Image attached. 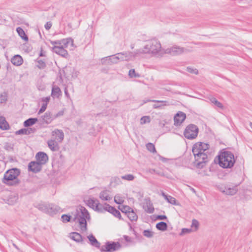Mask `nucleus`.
<instances>
[{"mask_svg":"<svg viewBox=\"0 0 252 252\" xmlns=\"http://www.w3.org/2000/svg\"><path fill=\"white\" fill-rule=\"evenodd\" d=\"M187 70L191 73H194L195 74H198V70L196 68H192L191 67H188L187 68Z\"/></svg>","mask_w":252,"mask_h":252,"instance_id":"obj_53","label":"nucleus"},{"mask_svg":"<svg viewBox=\"0 0 252 252\" xmlns=\"http://www.w3.org/2000/svg\"><path fill=\"white\" fill-rule=\"evenodd\" d=\"M20 170L18 168H12L6 171L2 179V182L9 186H16L18 185L20 181L18 177L20 174Z\"/></svg>","mask_w":252,"mask_h":252,"instance_id":"obj_1","label":"nucleus"},{"mask_svg":"<svg viewBox=\"0 0 252 252\" xmlns=\"http://www.w3.org/2000/svg\"><path fill=\"white\" fill-rule=\"evenodd\" d=\"M143 235L147 238H151L153 236L154 232L149 230H145L143 231Z\"/></svg>","mask_w":252,"mask_h":252,"instance_id":"obj_49","label":"nucleus"},{"mask_svg":"<svg viewBox=\"0 0 252 252\" xmlns=\"http://www.w3.org/2000/svg\"><path fill=\"white\" fill-rule=\"evenodd\" d=\"M40 211L49 215L53 216L57 213L62 212L63 210L58 205L54 204L41 203L37 206Z\"/></svg>","mask_w":252,"mask_h":252,"instance_id":"obj_5","label":"nucleus"},{"mask_svg":"<svg viewBox=\"0 0 252 252\" xmlns=\"http://www.w3.org/2000/svg\"><path fill=\"white\" fill-rule=\"evenodd\" d=\"M61 218L63 222H69L71 220V216L66 214L63 215Z\"/></svg>","mask_w":252,"mask_h":252,"instance_id":"obj_50","label":"nucleus"},{"mask_svg":"<svg viewBox=\"0 0 252 252\" xmlns=\"http://www.w3.org/2000/svg\"><path fill=\"white\" fill-rule=\"evenodd\" d=\"M191 231V229L183 228L182 229V231L180 233V235H183L184 234L190 233Z\"/></svg>","mask_w":252,"mask_h":252,"instance_id":"obj_55","label":"nucleus"},{"mask_svg":"<svg viewBox=\"0 0 252 252\" xmlns=\"http://www.w3.org/2000/svg\"><path fill=\"white\" fill-rule=\"evenodd\" d=\"M51 95L53 97H59L62 95L60 88L57 86H53L52 89Z\"/></svg>","mask_w":252,"mask_h":252,"instance_id":"obj_27","label":"nucleus"},{"mask_svg":"<svg viewBox=\"0 0 252 252\" xmlns=\"http://www.w3.org/2000/svg\"><path fill=\"white\" fill-rule=\"evenodd\" d=\"M124 238L125 240V241L127 242H131V237L128 236H126V235H124Z\"/></svg>","mask_w":252,"mask_h":252,"instance_id":"obj_60","label":"nucleus"},{"mask_svg":"<svg viewBox=\"0 0 252 252\" xmlns=\"http://www.w3.org/2000/svg\"><path fill=\"white\" fill-rule=\"evenodd\" d=\"M37 63L36 66L39 69H44L46 66L45 62L42 60L37 59Z\"/></svg>","mask_w":252,"mask_h":252,"instance_id":"obj_45","label":"nucleus"},{"mask_svg":"<svg viewBox=\"0 0 252 252\" xmlns=\"http://www.w3.org/2000/svg\"><path fill=\"white\" fill-rule=\"evenodd\" d=\"M80 212L77 211L74 218L72 219L73 221H77L82 231H85L87 229V220L90 219V215L88 210L83 206L80 207Z\"/></svg>","mask_w":252,"mask_h":252,"instance_id":"obj_3","label":"nucleus"},{"mask_svg":"<svg viewBox=\"0 0 252 252\" xmlns=\"http://www.w3.org/2000/svg\"><path fill=\"white\" fill-rule=\"evenodd\" d=\"M52 26V23L51 22H48L45 24L44 27L46 30H49L51 29Z\"/></svg>","mask_w":252,"mask_h":252,"instance_id":"obj_56","label":"nucleus"},{"mask_svg":"<svg viewBox=\"0 0 252 252\" xmlns=\"http://www.w3.org/2000/svg\"><path fill=\"white\" fill-rule=\"evenodd\" d=\"M99 198L104 201H109L112 199L108 193V190H104L101 191L99 193Z\"/></svg>","mask_w":252,"mask_h":252,"instance_id":"obj_28","label":"nucleus"},{"mask_svg":"<svg viewBox=\"0 0 252 252\" xmlns=\"http://www.w3.org/2000/svg\"><path fill=\"white\" fill-rule=\"evenodd\" d=\"M144 209L146 212L150 214L153 213L155 210L152 204L150 202L146 203V206L144 207Z\"/></svg>","mask_w":252,"mask_h":252,"instance_id":"obj_39","label":"nucleus"},{"mask_svg":"<svg viewBox=\"0 0 252 252\" xmlns=\"http://www.w3.org/2000/svg\"><path fill=\"white\" fill-rule=\"evenodd\" d=\"M195 158V161L194 162V165L197 168H203L206 163L208 161V156L205 153H200V152H197L195 153H192Z\"/></svg>","mask_w":252,"mask_h":252,"instance_id":"obj_7","label":"nucleus"},{"mask_svg":"<svg viewBox=\"0 0 252 252\" xmlns=\"http://www.w3.org/2000/svg\"><path fill=\"white\" fill-rule=\"evenodd\" d=\"M18 200V197L16 195H11L8 198L7 201L9 205H12L16 203Z\"/></svg>","mask_w":252,"mask_h":252,"instance_id":"obj_40","label":"nucleus"},{"mask_svg":"<svg viewBox=\"0 0 252 252\" xmlns=\"http://www.w3.org/2000/svg\"><path fill=\"white\" fill-rule=\"evenodd\" d=\"M209 148V145L201 142L195 143L192 147V153L200 152V153H205V151Z\"/></svg>","mask_w":252,"mask_h":252,"instance_id":"obj_11","label":"nucleus"},{"mask_svg":"<svg viewBox=\"0 0 252 252\" xmlns=\"http://www.w3.org/2000/svg\"><path fill=\"white\" fill-rule=\"evenodd\" d=\"M61 44L63 45L64 48H66L68 44L71 43L73 44V40L71 38H68L65 39H63L61 40Z\"/></svg>","mask_w":252,"mask_h":252,"instance_id":"obj_41","label":"nucleus"},{"mask_svg":"<svg viewBox=\"0 0 252 252\" xmlns=\"http://www.w3.org/2000/svg\"><path fill=\"white\" fill-rule=\"evenodd\" d=\"M44 56H45V55H44L42 50L41 49V51L40 52V54H39V56L40 57H43Z\"/></svg>","mask_w":252,"mask_h":252,"instance_id":"obj_64","label":"nucleus"},{"mask_svg":"<svg viewBox=\"0 0 252 252\" xmlns=\"http://www.w3.org/2000/svg\"><path fill=\"white\" fill-rule=\"evenodd\" d=\"M38 121L37 118H31L24 122V126L25 127H29L35 124Z\"/></svg>","mask_w":252,"mask_h":252,"instance_id":"obj_31","label":"nucleus"},{"mask_svg":"<svg viewBox=\"0 0 252 252\" xmlns=\"http://www.w3.org/2000/svg\"><path fill=\"white\" fill-rule=\"evenodd\" d=\"M126 216L131 221H136L138 219L136 214L133 211V209L126 215Z\"/></svg>","mask_w":252,"mask_h":252,"instance_id":"obj_35","label":"nucleus"},{"mask_svg":"<svg viewBox=\"0 0 252 252\" xmlns=\"http://www.w3.org/2000/svg\"><path fill=\"white\" fill-rule=\"evenodd\" d=\"M8 94L6 92H3L0 94V103H5L7 101Z\"/></svg>","mask_w":252,"mask_h":252,"instance_id":"obj_37","label":"nucleus"},{"mask_svg":"<svg viewBox=\"0 0 252 252\" xmlns=\"http://www.w3.org/2000/svg\"><path fill=\"white\" fill-rule=\"evenodd\" d=\"M52 135L55 136L56 139L59 142H62L64 138V133L62 130L56 129L52 132Z\"/></svg>","mask_w":252,"mask_h":252,"instance_id":"obj_20","label":"nucleus"},{"mask_svg":"<svg viewBox=\"0 0 252 252\" xmlns=\"http://www.w3.org/2000/svg\"><path fill=\"white\" fill-rule=\"evenodd\" d=\"M70 237L71 239H72L73 240L76 242L82 243L83 242V238L82 235L77 232H71L70 234Z\"/></svg>","mask_w":252,"mask_h":252,"instance_id":"obj_26","label":"nucleus"},{"mask_svg":"<svg viewBox=\"0 0 252 252\" xmlns=\"http://www.w3.org/2000/svg\"><path fill=\"white\" fill-rule=\"evenodd\" d=\"M53 52L64 58H67L68 56L67 51L64 49L63 46H54L52 48Z\"/></svg>","mask_w":252,"mask_h":252,"instance_id":"obj_15","label":"nucleus"},{"mask_svg":"<svg viewBox=\"0 0 252 252\" xmlns=\"http://www.w3.org/2000/svg\"><path fill=\"white\" fill-rule=\"evenodd\" d=\"M50 100V97H43L42 99V101L45 102V103H47L49 102Z\"/></svg>","mask_w":252,"mask_h":252,"instance_id":"obj_61","label":"nucleus"},{"mask_svg":"<svg viewBox=\"0 0 252 252\" xmlns=\"http://www.w3.org/2000/svg\"><path fill=\"white\" fill-rule=\"evenodd\" d=\"M150 122V118L149 116H143L141 118L140 123L141 124H144L146 123Z\"/></svg>","mask_w":252,"mask_h":252,"instance_id":"obj_51","label":"nucleus"},{"mask_svg":"<svg viewBox=\"0 0 252 252\" xmlns=\"http://www.w3.org/2000/svg\"><path fill=\"white\" fill-rule=\"evenodd\" d=\"M114 55L103 58L101 60V63L103 65H111L117 63Z\"/></svg>","mask_w":252,"mask_h":252,"instance_id":"obj_18","label":"nucleus"},{"mask_svg":"<svg viewBox=\"0 0 252 252\" xmlns=\"http://www.w3.org/2000/svg\"><path fill=\"white\" fill-rule=\"evenodd\" d=\"M121 245L119 242H107L105 246H102L100 248L101 252H112L119 250Z\"/></svg>","mask_w":252,"mask_h":252,"instance_id":"obj_9","label":"nucleus"},{"mask_svg":"<svg viewBox=\"0 0 252 252\" xmlns=\"http://www.w3.org/2000/svg\"><path fill=\"white\" fill-rule=\"evenodd\" d=\"M36 161L41 164L42 165L45 164L48 160V157L47 155L43 152H39L35 156Z\"/></svg>","mask_w":252,"mask_h":252,"instance_id":"obj_14","label":"nucleus"},{"mask_svg":"<svg viewBox=\"0 0 252 252\" xmlns=\"http://www.w3.org/2000/svg\"><path fill=\"white\" fill-rule=\"evenodd\" d=\"M51 43L52 45H61V40H56V41H51Z\"/></svg>","mask_w":252,"mask_h":252,"instance_id":"obj_59","label":"nucleus"},{"mask_svg":"<svg viewBox=\"0 0 252 252\" xmlns=\"http://www.w3.org/2000/svg\"><path fill=\"white\" fill-rule=\"evenodd\" d=\"M123 180L131 181L134 180V176L132 174H126L121 177Z\"/></svg>","mask_w":252,"mask_h":252,"instance_id":"obj_48","label":"nucleus"},{"mask_svg":"<svg viewBox=\"0 0 252 252\" xmlns=\"http://www.w3.org/2000/svg\"><path fill=\"white\" fill-rule=\"evenodd\" d=\"M198 226H199L198 221L195 219L192 220V223H191V227H194L195 228V230H197L198 228Z\"/></svg>","mask_w":252,"mask_h":252,"instance_id":"obj_52","label":"nucleus"},{"mask_svg":"<svg viewBox=\"0 0 252 252\" xmlns=\"http://www.w3.org/2000/svg\"><path fill=\"white\" fill-rule=\"evenodd\" d=\"M132 210V209L128 206H123L121 209L122 213H125L126 215Z\"/></svg>","mask_w":252,"mask_h":252,"instance_id":"obj_47","label":"nucleus"},{"mask_svg":"<svg viewBox=\"0 0 252 252\" xmlns=\"http://www.w3.org/2000/svg\"><path fill=\"white\" fill-rule=\"evenodd\" d=\"M154 102L157 103H161L162 104L160 105H158V104H154L153 108L155 109H158L161 108L164 106L168 105L169 102L166 100H151V99H145L143 100V103H146L148 102Z\"/></svg>","mask_w":252,"mask_h":252,"instance_id":"obj_19","label":"nucleus"},{"mask_svg":"<svg viewBox=\"0 0 252 252\" xmlns=\"http://www.w3.org/2000/svg\"><path fill=\"white\" fill-rule=\"evenodd\" d=\"M63 111L61 110V111H59L56 115L54 116V119H55L58 117L63 116Z\"/></svg>","mask_w":252,"mask_h":252,"instance_id":"obj_58","label":"nucleus"},{"mask_svg":"<svg viewBox=\"0 0 252 252\" xmlns=\"http://www.w3.org/2000/svg\"><path fill=\"white\" fill-rule=\"evenodd\" d=\"M209 101L213 104H214L218 108L223 109V106L221 103L218 101L216 98L214 97H210L208 98Z\"/></svg>","mask_w":252,"mask_h":252,"instance_id":"obj_33","label":"nucleus"},{"mask_svg":"<svg viewBox=\"0 0 252 252\" xmlns=\"http://www.w3.org/2000/svg\"><path fill=\"white\" fill-rule=\"evenodd\" d=\"M198 130V128L196 125L190 124L186 128L184 135L188 139H194L197 136Z\"/></svg>","mask_w":252,"mask_h":252,"instance_id":"obj_8","label":"nucleus"},{"mask_svg":"<svg viewBox=\"0 0 252 252\" xmlns=\"http://www.w3.org/2000/svg\"><path fill=\"white\" fill-rule=\"evenodd\" d=\"M48 146L52 151H58L59 150L60 147L57 141L55 140H49L48 142Z\"/></svg>","mask_w":252,"mask_h":252,"instance_id":"obj_22","label":"nucleus"},{"mask_svg":"<svg viewBox=\"0 0 252 252\" xmlns=\"http://www.w3.org/2000/svg\"><path fill=\"white\" fill-rule=\"evenodd\" d=\"M220 190L226 195H233L237 193L238 189L236 186L232 187L227 186L220 187Z\"/></svg>","mask_w":252,"mask_h":252,"instance_id":"obj_12","label":"nucleus"},{"mask_svg":"<svg viewBox=\"0 0 252 252\" xmlns=\"http://www.w3.org/2000/svg\"><path fill=\"white\" fill-rule=\"evenodd\" d=\"M147 149L151 153H156L155 145L152 143H148L146 145Z\"/></svg>","mask_w":252,"mask_h":252,"instance_id":"obj_43","label":"nucleus"},{"mask_svg":"<svg viewBox=\"0 0 252 252\" xmlns=\"http://www.w3.org/2000/svg\"><path fill=\"white\" fill-rule=\"evenodd\" d=\"M123 52L117 53L114 55L116 59L115 60L116 63H118L120 60L125 61V56H124Z\"/></svg>","mask_w":252,"mask_h":252,"instance_id":"obj_44","label":"nucleus"},{"mask_svg":"<svg viewBox=\"0 0 252 252\" xmlns=\"http://www.w3.org/2000/svg\"><path fill=\"white\" fill-rule=\"evenodd\" d=\"M148 172L151 174H157L156 170L154 169H149Z\"/></svg>","mask_w":252,"mask_h":252,"instance_id":"obj_63","label":"nucleus"},{"mask_svg":"<svg viewBox=\"0 0 252 252\" xmlns=\"http://www.w3.org/2000/svg\"><path fill=\"white\" fill-rule=\"evenodd\" d=\"M186 118V114L182 112L178 113L174 116V125L176 126H180Z\"/></svg>","mask_w":252,"mask_h":252,"instance_id":"obj_16","label":"nucleus"},{"mask_svg":"<svg viewBox=\"0 0 252 252\" xmlns=\"http://www.w3.org/2000/svg\"><path fill=\"white\" fill-rule=\"evenodd\" d=\"M114 202L117 204H122L124 202V197L122 195L117 194L114 197Z\"/></svg>","mask_w":252,"mask_h":252,"instance_id":"obj_36","label":"nucleus"},{"mask_svg":"<svg viewBox=\"0 0 252 252\" xmlns=\"http://www.w3.org/2000/svg\"><path fill=\"white\" fill-rule=\"evenodd\" d=\"M157 219L159 220H164L167 219V217L165 215H158Z\"/></svg>","mask_w":252,"mask_h":252,"instance_id":"obj_57","label":"nucleus"},{"mask_svg":"<svg viewBox=\"0 0 252 252\" xmlns=\"http://www.w3.org/2000/svg\"><path fill=\"white\" fill-rule=\"evenodd\" d=\"M55 119L54 116H53L50 112H46L44 115L41 117V124H49L52 121Z\"/></svg>","mask_w":252,"mask_h":252,"instance_id":"obj_17","label":"nucleus"},{"mask_svg":"<svg viewBox=\"0 0 252 252\" xmlns=\"http://www.w3.org/2000/svg\"><path fill=\"white\" fill-rule=\"evenodd\" d=\"M86 204L94 211H97L99 213H103L106 211L107 212L108 208L106 205H109V204L106 203L101 204L98 200L94 197L90 198L87 200Z\"/></svg>","mask_w":252,"mask_h":252,"instance_id":"obj_6","label":"nucleus"},{"mask_svg":"<svg viewBox=\"0 0 252 252\" xmlns=\"http://www.w3.org/2000/svg\"><path fill=\"white\" fill-rule=\"evenodd\" d=\"M42 166V165L37 161H31L29 164L28 169L33 173H36L41 171Z\"/></svg>","mask_w":252,"mask_h":252,"instance_id":"obj_13","label":"nucleus"},{"mask_svg":"<svg viewBox=\"0 0 252 252\" xmlns=\"http://www.w3.org/2000/svg\"><path fill=\"white\" fill-rule=\"evenodd\" d=\"M146 53L152 54L157 57H161L164 54V50L161 49L160 42L156 39L152 40L144 46Z\"/></svg>","mask_w":252,"mask_h":252,"instance_id":"obj_4","label":"nucleus"},{"mask_svg":"<svg viewBox=\"0 0 252 252\" xmlns=\"http://www.w3.org/2000/svg\"><path fill=\"white\" fill-rule=\"evenodd\" d=\"M64 94L67 98H69V93H68V91L66 87L64 88Z\"/></svg>","mask_w":252,"mask_h":252,"instance_id":"obj_62","label":"nucleus"},{"mask_svg":"<svg viewBox=\"0 0 252 252\" xmlns=\"http://www.w3.org/2000/svg\"><path fill=\"white\" fill-rule=\"evenodd\" d=\"M161 195L168 203L173 205L176 204V199L174 197L166 194L165 192L163 191L161 192Z\"/></svg>","mask_w":252,"mask_h":252,"instance_id":"obj_30","label":"nucleus"},{"mask_svg":"<svg viewBox=\"0 0 252 252\" xmlns=\"http://www.w3.org/2000/svg\"><path fill=\"white\" fill-rule=\"evenodd\" d=\"M88 239L90 242V244L92 246L95 247L97 248H100V243L98 242V241L96 240V239L95 238V237L93 234H91L89 236H88Z\"/></svg>","mask_w":252,"mask_h":252,"instance_id":"obj_25","label":"nucleus"},{"mask_svg":"<svg viewBox=\"0 0 252 252\" xmlns=\"http://www.w3.org/2000/svg\"><path fill=\"white\" fill-rule=\"evenodd\" d=\"M47 106V103H43L42 104L41 107L39 109V111H38V114H39L42 113L43 112H44L45 111V110L46 109Z\"/></svg>","mask_w":252,"mask_h":252,"instance_id":"obj_54","label":"nucleus"},{"mask_svg":"<svg viewBox=\"0 0 252 252\" xmlns=\"http://www.w3.org/2000/svg\"><path fill=\"white\" fill-rule=\"evenodd\" d=\"M156 228L159 230L164 231L167 230V224L165 222L160 221L157 223Z\"/></svg>","mask_w":252,"mask_h":252,"instance_id":"obj_34","label":"nucleus"},{"mask_svg":"<svg viewBox=\"0 0 252 252\" xmlns=\"http://www.w3.org/2000/svg\"><path fill=\"white\" fill-rule=\"evenodd\" d=\"M219 164L223 168L232 167L236 161L234 154L229 151H223L218 156Z\"/></svg>","mask_w":252,"mask_h":252,"instance_id":"obj_2","label":"nucleus"},{"mask_svg":"<svg viewBox=\"0 0 252 252\" xmlns=\"http://www.w3.org/2000/svg\"><path fill=\"white\" fill-rule=\"evenodd\" d=\"M125 56V61H129L133 59V55L132 52H123Z\"/></svg>","mask_w":252,"mask_h":252,"instance_id":"obj_42","label":"nucleus"},{"mask_svg":"<svg viewBox=\"0 0 252 252\" xmlns=\"http://www.w3.org/2000/svg\"><path fill=\"white\" fill-rule=\"evenodd\" d=\"M147 54V53H146V50L144 49V48L143 49H139L136 50V51H135L134 52H132V54L133 55V59L136 57L140 56L141 54Z\"/></svg>","mask_w":252,"mask_h":252,"instance_id":"obj_38","label":"nucleus"},{"mask_svg":"<svg viewBox=\"0 0 252 252\" xmlns=\"http://www.w3.org/2000/svg\"><path fill=\"white\" fill-rule=\"evenodd\" d=\"M11 62L15 65L19 66L22 64L23 61L21 56L17 55L11 59Z\"/></svg>","mask_w":252,"mask_h":252,"instance_id":"obj_24","label":"nucleus"},{"mask_svg":"<svg viewBox=\"0 0 252 252\" xmlns=\"http://www.w3.org/2000/svg\"><path fill=\"white\" fill-rule=\"evenodd\" d=\"M16 31L18 32L19 35L21 37L22 39H23L25 41H27L28 40V37L25 34L24 31L21 27H18L16 29Z\"/></svg>","mask_w":252,"mask_h":252,"instance_id":"obj_32","label":"nucleus"},{"mask_svg":"<svg viewBox=\"0 0 252 252\" xmlns=\"http://www.w3.org/2000/svg\"><path fill=\"white\" fill-rule=\"evenodd\" d=\"M0 128L2 130H7L9 128L8 123L4 117H0Z\"/></svg>","mask_w":252,"mask_h":252,"instance_id":"obj_29","label":"nucleus"},{"mask_svg":"<svg viewBox=\"0 0 252 252\" xmlns=\"http://www.w3.org/2000/svg\"><path fill=\"white\" fill-rule=\"evenodd\" d=\"M128 75L130 78H137L139 77L140 75L135 72L134 69H131L129 70Z\"/></svg>","mask_w":252,"mask_h":252,"instance_id":"obj_46","label":"nucleus"},{"mask_svg":"<svg viewBox=\"0 0 252 252\" xmlns=\"http://www.w3.org/2000/svg\"><path fill=\"white\" fill-rule=\"evenodd\" d=\"M187 51V49L183 47L174 45L170 48H168L164 50V54H170L172 56H177L182 54Z\"/></svg>","mask_w":252,"mask_h":252,"instance_id":"obj_10","label":"nucleus"},{"mask_svg":"<svg viewBox=\"0 0 252 252\" xmlns=\"http://www.w3.org/2000/svg\"><path fill=\"white\" fill-rule=\"evenodd\" d=\"M36 131V129L34 128L28 127L27 128H22L17 130L15 132L16 135L19 134H25L29 135L32 133H33Z\"/></svg>","mask_w":252,"mask_h":252,"instance_id":"obj_21","label":"nucleus"},{"mask_svg":"<svg viewBox=\"0 0 252 252\" xmlns=\"http://www.w3.org/2000/svg\"><path fill=\"white\" fill-rule=\"evenodd\" d=\"M106 206H107L108 208L107 212L110 213L115 217L119 218V219H122L121 215L120 212L119 210H117L115 208L110 206V205H106Z\"/></svg>","mask_w":252,"mask_h":252,"instance_id":"obj_23","label":"nucleus"}]
</instances>
